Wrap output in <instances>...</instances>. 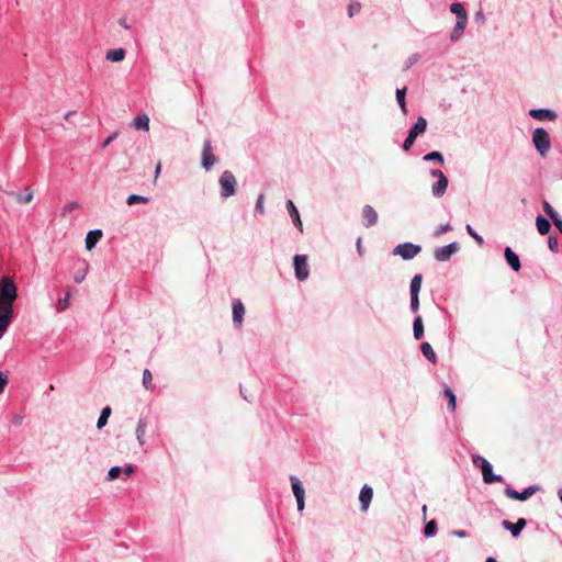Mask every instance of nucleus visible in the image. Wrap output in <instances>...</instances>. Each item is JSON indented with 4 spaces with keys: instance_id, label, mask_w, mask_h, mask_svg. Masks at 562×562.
I'll use <instances>...</instances> for the list:
<instances>
[{
    "instance_id": "obj_1",
    "label": "nucleus",
    "mask_w": 562,
    "mask_h": 562,
    "mask_svg": "<svg viewBox=\"0 0 562 562\" xmlns=\"http://www.w3.org/2000/svg\"><path fill=\"white\" fill-rule=\"evenodd\" d=\"M16 286L10 277L0 279V338L7 331L13 317V303L16 300Z\"/></svg>"
},
{
    "instance_id": "obj_2",
    "label": "nucleus",
    "mask_w": 562,
    "mask_h": 562,
    "mask_svg": "<svg viewBox=\"0 0 562 562\" xmlns=\"http://www.w3.org/2000/svg\"><path fill=\"white\" fill-rule=\"evenodd\" d=\"M449 10L457 16V21L453 30L450 33V41L457 42L463 35V32L468 25L469 16L463 4L460 2H453L450 4Z\"/></svg>"
},
{
    "instance_id": "obj_3",
    "label": "nucleus",
    "mask_w": 562,
    "mask_h": 562,
    "mask_svg": "<svg viewBox=\"0 0 562 562\" xmlns=\"http://www.w3.org/2000/svg\"><path fill=\"white\" fill-rule=\"evenodd\" d=\"M472 462L475 468H479L481 470L483 482L485 484L504 482V476L501 474H495L493 472V465L491 464V462L483 458L482 456L472 454Z\"/></svg>"
},
{
    "instance_id": "obj_4",
    "label": "nucleus",
    "mask_w": 562,
    "mask_h": 562,
    "mask_svg": "<svg viewBox=\"0 0 562 562\" xmlns=\"http://www.w3.org/2000/svg\"><path fill=\"white\" fill-rule=\"evenodd\" d=\"M532 144L541 157H546L551 148L550 135L543 127H536L532 132Z\"/></svg>"
},
{
    "instance_id": "obj_5",
    "label": "nucleus",
    "mask_w": 562,
    "mask_h": 562,
    "mask_svg": "<svg viewBox=\"0 0 562 562\" xmlns=\"http://www.w3.org/2000/svg\"><path fill=\"white\" fill-rule=\"evenodd\" d=\"M218 184L221 188L220 196L222 199L231 198L237 192V180L234 173L229 170L222 172L218 179Z\"/></svg>"
},
{
    "instance_id": "obj_6",
    "label": "nucleus",
    "mask_w": 562,
    "mask_h": 562,
    "mask_svg": "<svg viewBox=\"0 0 562 562\" xmlns=\"http://www.w3.org/2000/svg\"><path fill=\"white\" fill-rule=\"evenodd\" d=\"M422 251V246L411 241L398 244L392 251L393 256H400L403 260H412Z\"/></svg>"
},
{
    "instance_id": "obj_7",
    "label": "nucleus",
    "mask_w": 562,
    "mask_h": 562,
    "mask_svg": "<svg viewBox=\"0 0 562 562\" xmlns=\"http://www.w3.org/2000/svg\"><path fill=\"white\" fill-rule=\"evenodd\" d=\"M540 490H541L540 485H530V486L524 488L522 491L518 492L515 488H513L510 485H507L504 488V494H505V496H507L510 499L525 502Z\"/></svg>"
},
{
    "instance_id": "obj_8",
    "label": "nucleus",
    "mask_w": 562,
    "mask_h": 562,
    "mask_svg": "<svg viewBox=\"0 0 562 562\" xmlns=\"http://www.w3.org/2000/svg\"><path fill=\"white\" fill-rule=\"evenodd\" d=\"M429 175L432 178H437V181L431 186V193L435 198H441L448 188L449 180L445 173L439 169H431Z\"/></svg>"
},
{
    "instance_id": "obj_9",
    "label": "nucleus",
    "mask_w": 562,
    "mask_h": 562,
    "mask_svg": "<svg viewBox=\"0 0 562 562\" xmlns=\"http://www.w3.org/2000/svg\"><path fill=\"white\" fill-rule=\"evenodd\" d=\"M294 274L299 281H305L310 277V268L306 255H295L293 257Z\"/></svg>"
},
{
    "instance_id": "obj_10",
    "label": "nucleus",
    "mask_w": 562,
    "mask_h": 562,
    "mask_svg": "<svg viewBox=\"0 0 562 562\" xmlns=\"http://www.w3.org/2000/svg\"><path fill=\"white\" fill-rule=\"evenodd\" d=\"M218 158L213 154L212 140L211 138H206L203 142L202 155H201V166L206 171H210L212 167L217 162Z\"/></svg>"
},
{
    "instance_id": "obj_11",
    "label": "nucleus",
    "mask_w": 562,
    "mask_h": 562,
    "mask_svg": "<svg viewBox=\"0 0 562 562\" xmlns=\"http://www.w3.org/2000/svg\"><path fill=\"white\" fill-rule=\"evenodd\" d=\"M459 249L460 245L458 241H452L448 245L436 247L434 250V258L440 262L449 261L451 257L459 251Z\"/></svg>"
},
{
    "instance_id": "obj_12",
    "label": "nucleus",
    "mask_w": 562,
    "mask_h": 562,
    "mask_svg": "<svg viewBox=\"0 0 562 562\" xmlns=\"http://www.w3.org/2000/svg\"><path fill=\"white\" fill-rule=\"evenodd\" d=\"M501 525L505 530H508L510 532L513 538H518L522 529L527 526V519L520 517L517 519L516 522L503 520Z\"/></svg>"
},
{
    "instance_id": "obj_13",
    "label": "nucleus",
    "mask_w": 562,
    "mask_h": 562,
    "mask_svg": "<svg viewBox=\"0 0 562 562\" xmlns=\"http://www.w3.org/2000/svg\"><path fill=\"white\" fill-rule=\"evenodd\" d=\"M233 307V324L236 328L240 327L244 315H245V306L244 303L239 299H234L232 302Z\"/></svg>"
},
{
    "instance_id": "obj_14",
    "label": "nucleus",
    "mask_w": 562,
    "mask_h": 562,
    "mask_svg": "<svg viewBox=\"0 0 562 562\" xmlns=\"http://www.w3.org/2000/svg\"><path fill=\"white\" fill-rule=\"evenodd\" d=\"M529 115L538 121H552L558 116L555 111L547 108L532 109L529 111Z\"/></svg>"
},
{
    "instance_id": "obj_15",
    "label": "nucleus",
    "mask_w": 562,
    "mask_h": 562,
    "mask_svg": "<svg viewBox=\"0 0 562 562\" xmlns=\"http://www.w3.org/2000/svg\"><path fill=\"white\" fill-rule=\"evenodd\" d=\"M504 257L507 265L514 270L518 272L521 268L519 256L512 249V247L506 246L504 249Z\"/></svg>"
},
{
    "instance_id": "obj_16",
    "label": "nucleus",
    "mask_w": 562,
    "mask_h": 562,
    "mask_svg": "<svg viewBox=\"0 0 562 562\" xmlns=\"http://www.w3.org/2000/svg\"><path fill=\"white\" fill-rule=\"evenodd\" d=\"M372 497H373V490L371 486H369L368 484H364L361 490H360V493H359V501H360V505H361V510L362 512H367L368 508H369V505L372 501Z\"/></svg>"
},
{
    "instance_id": "obj_17",
    "label": "nucleus",
    "mask_w": 562,
    "mask_h": 562,
    "mask_svg": "<svg viewBox=\"0 0 562 562\" xmlns=\"http://www.w3.org/2000/svg\"><path fill=\"white\" fill-rule=\"evenodd\" d=\"M362 217L364 220L363 225L366 227H372L378 223V213L369 204H366L362 209Z\"/></svg>"
},
{
    "instance_id": "obj_18",
    "label": "nucleus",
    "mask_w": 562,
    "mask_h": 562,
    "mask_svg": "<svg viewBox=\"0 0 562 562\" xmlns=\"http://www.w3.org/2000/svg\"><path fill=\"white\" fill-rule=\"evenodd\" d=\"M286 210L289 212V215L294 224V226L300 231L302 232L303 231V223L301 221V217H300V213H299V210L297 207L295 206V204L293 203L292 200H288L286 201Z\"/></svg>"
},
{
    "instance_id": "obj_19",
    "label": "nucleus",
    "mask_w": 562,
    "mask_h": 562,
    "mask_svg": "<svg viewBox=\"0 0 562 562\" xmlns=\"http://www.w3.org/2000/svg\"><path fill=\"white\" fill-rule=\"evenodd\" d=\"M427 128V121L425 117L419 116L415 124L408 130V134L411 137L417 138L419 135L424 134Z\"/></svg>"
},
{
    "instance_id": "obj_20",
    "label": "nucleus",
    "mask_w": 562,
    "mask_h": 562,
    "mask_svg": "<svg viewBox=\"0 0 562 562\" xmlns=\"http://www.w3.org/2000/svg\"><path fill=\"white\" fill-rule=\"evenodd\" d=\"M101 237H102V231L101 229H92V231H90L87 234L86 239H85L86 249L89 250V251L92 250L95 247V245L99 243Z\"/></svg>"
},
{
    "instance_id": "obj_21",
    "label": "nucleus",
    "mask_w": 562,
    "mask_h": 562,
    "mask_svg": "<svg viewBox=\"0 0 562 562\" xmlns=\"http://www.w3.org/2000/svg\"><path fill=\"white\" fill-rule=\"evenodd\" d=\"M147 425H148V422H147L146 417H140L137 422L135 435H136V439H137L139 446H142V447L146 443L145 431H146Z\"/></svg>"
},
{
    "instance_id": "obj_22",
    "label": "nucleus",
    "mask_w": 562,
    "mask_h": 562,
    "mask_svg": "<svg viewBox=\"0 0 562 562\" xmlns=\"http://www.w3.org/2000/svg\"><path fill=\"white\" fill-rule=\"evenodd\" d=\"M126 56V50L124 48H114L109 49L105 54V59L112 63H120Z\"/></svg>"
},
{
    "instance_id": "obj_23",
    "label": "nucleus",
    "mask_w": 562,
    "mask_h": 562,
    "mask_svg": "<svg viewBox=\"0 0 562 562\" xmlns=\"http://www.w3.org/2000/svg\"><path fill=\"white\" fill-rule=\"evenodd\" d=\"M536 226L540 235H547L551 229L550 221L541 214L536 217Z\"/></svg>"
},
{
    "instance_id": "obj_24",
    "label": "nucleus",
    "mask_w": 562,
    "mask_h": 562,
    "mask_svg": "<svg viewBox=\"0 0 562 562\" xmlns=\"http://www.w3.org/2000/svg\"><path fill=\"white\" fill-rule=\"evenodd\" d=\"M72 292H76V289L68 288L67 291L65 292V295L57 300V303H56L57 312H63L69 306Z\"/></svg>"
},
{
    "instance_id": "obj_25",
    "label": "nucleus",
    "mask_w": 562,
    "mask_h": 562,
    "mask_svg": "<svg viewBox=\"0 0 562 562\" xmlns=\"http://www.w3.org/2000/svg\"><path fill=\"white\" fill-rule=\"evenodd\" d=\"M420 351L423 356L432 364L437 363V355L431 347V345L427 341L420 344Z\"/></svg>"
},
{
    "instance_id": "obj_26",
    "label": "nucleus",
    "mask_w": 562,
    "mask_h": 562,
    "mask_svg": "<svg viewBox=\"0 0 562 562\" xmlns=\"http://www.w3.org/2000/svg\"><path fill=\"white\" fill-rule=\"evenodd\" d=\"M413 336L416 340L424 337V323L420 315L415 316L413 321Z\"/></svg>"
},
{
    "instance_id": "obj_27",
    "label": "nucleus",
    "mask_w": 562,
    "mask_h": 562,
    "mask_svg": "<svg viewBox=\"0 0 562 562\" xmlns=\"http://www.w3.org/2000/svg\"><path fill=\"white\" fill-rule=\"evenodd\" d=\"M443 396L448 401V411L451 413L454 412L457 408V396H456L454 392L451 390V387H449L446 384L443 387Z\"/></svg>"
},
{
    "instance_id": "obj_28",
    "label": "nucleus",
    "mask_w": 562,
    "mask_h": 562,
    "mask_svg": "<svg viewBox=\"0 0 562 562\" xmlns=\"http://www.w3.org/2000/svg\"><path fill=\"white\" fill-rule=\"evenodd\" d=\"M290 480H291L292 492L294 494V497L295 498L305 497V491H304L303 484L300 481V479L294 475H291Z\"/></svg>"
},
{
    "instance_id": "obj_29",
    "label": "nucleus",
    "mask_w": 562,
    "mask_h": 562,
    "mask_svg": "<svg viewBox=\"0 0 562 562\" xmlns=\"http://www.w3.org/2000/svg\"><path fill=\"white\" fill-rule=\"evenodd\" d=\"M406 92H407V88L406 87L397 88L396 91H395V97H396L397 104L400 105V108H401V110H402V112L404 114L407 113Z\"/></svg>"
},
{
    "instance_id": "obj_30",
    "label": "nucleus",
    "mask_w": 562,
    "mask_h": 562,
    "mask_svg": "<svg viewBox=\"0 0 562 562\" xmlns=\"http://www.w3.org/2000/svg\"><path fill=\"white\" fill-rule=\"evenodd\" d=\"M423 276L420 273L415 274L409 284V294L419 295L422 289Z\"/></svg>"
},
{
    "instance_id": "obj_31",
    "label": "nucleus",
    "mask_w": 562,
    "mask_h": 562,
    "mask_svg": "<svg viewBox=\"0 0 562 562\" xmlns=\"http://www.w3.org/2000/svg\"><path fill=\"white\" fill-rule=\"evenodd\" d=\"M133 126L136 130L148 131L149 130V117L146 114L136 116L133 121Z\"/></svg>"
},
{
    "instance_id": "obj_32",
    "label": "nucleus",
    "mask_w": 562,
    "mask_h": 562,
    "mask_svg": "<svg viewBox=\"0 0 562 562\" xmlns=\"http://www.w3.org/2000/svg\"><path fill=\"white\" fill-rule=\"evenodd\" d=\"M423 160L424 161H428V162H437L438 165L442 166L445 164V158H443V155L438 151V150H432L428 154H426L424 157H423Z\"/></svg>"
},
{
    "instance_id": "obj_33",
    "label": "nucleus",
    "mask_w": 562,
    "mask_h": 562,
    "mask_svg": "<svg viewBox=\"0 0 562 562\" xmlns=\"http://www.w3.org/2000/svg\"><path fill=\"white\" fill-rule=\"evenodd\" d=\"M112 413V409L110 406H105L102 408L100 416L97 420V428L101 429L108 424V419Z\"/></svg>"
},
{
    "instance_id": "obj_34",
    "label": "nucleus",
    "mask_w": 562,
    "mask_h": 562,
    "mask_svg": "<svg viewBox=\"0 0 562 562\" xmlns=\"http://www.w3.org/2000/svg\"><path fill=\"white\" fill-rule=\"evenodd\" d=\"M542 207H543L544 213L549 216V218L552 222H555L558 218L561 217L559 215V213L552 207V205L547 200L542 201Z\"/></svg>"
},
{
    "instance_id": "obj_35",
    "label": "nucleus",
    "mask_w": 562,
    "mask_h": 562,
    "mask_svg": "<svg viewBox=\"0 0 562 562\" xmlns=\"http://www.w3.org/2000/svg\"><path fill=\"white\" fill-rule=\"evenodd\" d=\"M438 527L436 520H430L425 524L423 533L426 538L434 537L437 533Z\"/></svg>"
},
{
    "instance_id": "obj_36",
    "label": "nucleus",
    "mask_w": 562,
    "mask_h": 562,
    "mask_svg": "<svg viewBox=\"0 0 562 562\" xmlns=\"http://www.w3.org/2000/svg\"><path fill=\"white\" fill-rule=\"evenodd\" d=\"M149 198L148 196H145V195H139V194H130L126 199V204L127 205H134V204H138V203H143V204H146L149 202Z\"/></svg>"
},
{
    "instance_id": "obj_37",
    "label": "nucleus",
    "mask_w": 562,
    "mask_h": 562,
    "mask_svg": "<svg viewBox=\"0 0 562 562\" xmlns=\"http://www.w3.org/2000/svg\"><path fill=\"white\" fill-rule=\"evenodd\" d=\"M122 473H123V468L120 465H114V467L110 468V470L108 471L105 480L113 481L115 479H119L122 475Z\"/></svg>"
},
{
    "instance_id": "obj_38",
    "label": "nucleus",
    "mask_w": 562,
    "mask_h": 562,
    "mask_svg": "<svg viewBox=\"0 0 562 562\" xmlns=\"http://www.w3.org/2000/svg\"><path fill=\"white\" fill-rule=\"evenodd\" d=\"M420 60V54L414 53L405 60L403 66V71H407L411 67H413L415 64H417Z\"/></svg>"
},
{
    "instance_id": "obj_39",
    "label": "nucleus",
    "mask_w": 562,
    "mask_h": 562,
    "mask_svg": "<svg viewBox=\"0 0 562 562\" xmlns=\"http://www.w3.org/2000/svg\"><path fill=\"white\" fill-rule=\"evenodd\" d=\"M465 231L480 246L483 245V237L480 234H477L470 224L465 225Z\"/></svg>"
},
{
    "instance_id": "obj_40",
    "label": "nucleus",
    "mask_w": 562,
    "mask_h": 562,
    "mask_svg": "<svg viewBox=\"0 0 562 562\" xmlns=\"http://www.w3.org/2000/svg\"><path fill=\"white\" fill-rule=\"evenodd\" d=\"M142 383H143V386L146 390H149L153 386V375H151V372L148 369H145L144 372H143Z\"/></svg>"
},
{
    "instance_id": "obj_41",
    "label": "nucleus",
    "mask_w": 562,
    "mask_h": 562,
    "mask_svg": "<svg viewBox=\"0 0 562 562\" xmlns=\"http://www.w3.org/2000/svg\"><path fill=\"white\" fill-rule=\"evenodd\" d=\"M548 247L552 252L559 251V238L555 235L548 237Z\"/></svg>"
},
{
    "instance_id": "obj_42",
    "label": "nucleus",
    "mask_w": 562,
    "mask_h": 562,
    "mask_svg": "<svg viewBox=\"0 0 562 562\" xmlns=\"http://www.w3.org/2000/svg\"><path fill=\"white\" fill-rule=\"evenodd\" d=\"M78 207H79L78 202H75V201L68 202L63 206L61 215L65 216V215L71 213L72 211L77 210Z\"/></svg>"
},
{
    "instance_id": "obj_43",
    "label": "nucleus",
    "mask_w": 562,
    "mask_h": 562,
    "mask_svg": "<svg viewBox=\"0 0 562 562\" xmlns=\"http://www.w3.org/2000/svg\"><path fill=\"white\" fill-rule=\"evenodd\" d=\"M263 200H265L263 194H259V196L257 198V201H256V205H255V213H259V214L265 213Z\"/></svg>"
},
{
    "instance_id": "obj_44",
    "label": "nucleus",
    "mask_w": 562,
    "mask_h": 562,
    "mask_svg": "<svg viewBox=\"0 0 562 562\" xmlns=\"http://www.w3.org/2000/svg\"><path fill=\"white\" fill-rule=\"evenodd\" d=\"M450 231H452V226H451L449 223H447V224H440V225L436 228V231H435L434 235H435V236H440V235H442V234H445V233H447V232H450Z\"/></svg>"
},
{
    "instance_id": "obj_45",
    "label": "nucleus",
    "mask_w": 562,
    "mask_h": 562,
    "mask_svg": "<svg viewBox=\"0 0 562 562\" xmlns=\"http://www.w3.org/2000/svg\"><path fill=\"white\" fill-rule=\"evenodd\" d=\"M409 308L412 313H417L419 310V295H411Z\"/></svg>"
},
{
    "instance_id": "obj_46",
    "label": "nucleus",
    "mask_w": 562,
    "mask_h": 562,
    "mask_svg": "<svg viewBox=\"0 0 562 562\" xmlns=\"http://www.w3.org/2000/svg\"><path fill=\"white\" fill-rule=\"evenodd\" d=\"M416 138L415 137H411L409 134H407V137L405 138V140L403 142V145H402V148L407 151L412 148V146L414 145Z\"/></svg>"
},
{
    "instance_id": "obj_47",
    "label": "nucleus",
    "mask_w": 562,
    "mask_h": 562,
    "mask_svg": "<svg viewBox=\"0 0 562 562\" xmlns=\"http://www.w3.org/2000/svg\"><path fill=\"white\" fill-rule=\"evenodd\" d=\"M9 382V376L5 372L0 371V394L3 393L4 387Z\"/></svg>"
},
{
    "instance_id": "obj_48",
    "label": "nucleus",
    "mask_w": 562,
    "mask_h": 562,
    "mask_svg": "<svg viewBox=\"0 0 562 562\" xmlns=\"http://www.w3.org/2000/svg\"><path fill=\"white\" fill-rule=\"evenodd\" d=\"M87 270H78L74 274V281L76 283H81L86 279Z\"/></svg>"
},
{
    "instance_id": "obj_49",
    "label": "nucleus",
    "mask_w": 562,
    "mask_h": 562,
    "mask_svg": "<svg viewBox=\"0 0 562 562\" xmlns=\"http://www.w3.org/2000/svg\"><path fill=\"white\" fill-rule=\"evenodd\" d=\"M15 198L19 203H29L33 199V193L29 192L25 196H22L21 194H16Z\"/></svg>"
},
{
    "instance_id": "obj_50",
    "label": "nucleus",
    "mask_w": 562,
    "mask_h": 562,
    "mask_svg": "<svg viewBox=\"0 0 562 562\" xmlns=\"http://www.w3.org/2000/svg\"><path fill=\"white\" fill-rule=\"evenodd\" d=\"M474 21L479 24H484L486 19H485V15L483 13L482 10H479L477 12H475L474 14Z\"/></svg>"
},
{
    "instance_id": "obj_51",
    "label": "nucleus",
    "mask_w": 562,
    "mask_h": 562,
    "mask_svg": "<svg viewBox=\"0 0 562 562\" xmlns=\"http://www.w3.org/2000/svg\"><path fill=\"white\" fill-rule=\"evenodd\" d=\"M117 132H114L112 134H110L102 143V147L105 148L106 146H109L116 137H117Z\"/></svg>"
},
{
    "instance_id": "obj_52",
    "label": "nucleus",
    "mask_w": 562,
    "mask_h": 562,
    "mask_svg": "<svg viewBox=\"0 0 562 562\" xmlns=\"http://www.w3.org/2000/svg\"><path fill=\"white\" fill-rule=\"evenodd\" d=\"M123 468V473L126 477H128L130 475H132L134 472H135V465L133 464H126L125 467H122Z\"/></svg>"
},
{
    "instance_id": "obj_53",
    "label": "nucleus",
    "mask_w": 562,
    "mask_h": 562,
    "mask_svg": "<svg viewBox=\"0 0 562 562\" xmlns=\"http://www.w3.org/2000/svg\"><path fill=\"white\" fill-rule=\"evenodd\" d=\"M359 11H360V4L359 3L350 4L348 7V14H349V16H352L356 12H359Z\"/></svg>"
},
{
    "instance_id": "obj_54",
    "label": "nucleus",
    "mask_w": 562,
    "mask_h": 562,
    "mask_svg": "<svg viewBox=\"0 0 562 562\" xmlns=\"http://www.w3.org/2000/svg\"><path fill=\"white\" fill-rule=\"evenodd\" d=\"M452 535L459 537V538H465L469 536L468 531L463 530V529H456L452 531Z\"/></svg>"
},
{
    "instance_id": "obj_55",
    "label": "nucleus",
    "mask_w": 562,
    "mask_h": 562,
    "mask_svg": "<svg viewBox=\"0 0 562 562\" xmlns=\"http://www.w3.org/2000/svg\"><path fill=\"white\" fill-rule=\"evenodd\" d=\"M295 499H296L297 510L303 512L304 506H305V497L295 498Z\"/></svg>"
},
{
    "instance_id": "obj_56",
    "label": "nucleus",
    "mask_w": 562,
    "mask_h": 562,
    "mask_svg": "<svg viewBox=\"0 0 562 562\" xmlns=\"http://www.w3.org/2000/svg\"><path fill=\"white\" fill-rule=\"evenodd\" d=\"M119 23H120V25H121L122 27H124L125 30H130V25L127 24V22H126V19H125V18L120 19Z\"/></svg>"
},
{
    "instance_id": "obj_57",
    "label": "nucleus",
    "mask_w": 562,
    "mask_h": 562,
    "mask_svg": "<svg viewBox=\"0 0 562 562\" xmlns=\"http://www.w3.org/2000/svg\"><path fill=\"white\" fill-rule=\"evenodd\" d=\"M357 250L360 256H362V246H361V238H358L357 240Z\"/></svg>"
},
{
    "instance_id": "obj_58",
    "label": "nucleus",
    "mask_w": 562,
    "mask_h": 562,
    "mask_svg": "<svg viewBox=\"0 0 562 562\" xmlns=\"http://www.w3.org/2000/svg\"><path fill=\"white\" fill-rule=\"evenodd\" d=\"M160 171H161V164L158 162L156 168H155V177L156 178L159 176Z\"/></svg>"
},
{
    "instance_id": "obj_59",
    "label": "nucleus",
    "mask_w": 562,
    "mask_h": 562,
    "mask_svg": "<svg viewBox=\"0 0 562 562\" xmlns=\"http://www.w3.org/2000/svg\"><path fill=\"white\" fill-rule=\"evenodd\" d=\"M76 112L75 111H69L68 113L65 114V120H69L71 115H75Z\"/></svg>"
},
{
    "instance_id": "obj_60",
    "label": "nucleus",
    "mask_w": 562,
    "mask_h": 562,
    "mask_svg": "<svg viewBox=\"0 0 562 562\" xmlns=\"http://www.w3.org/2000/svg\"><path fill=\"white\" fill-rule=\"evenodd\" d=\"M240 395L246 400V401H249L247 395H246V392H244L243 387L240 386Z\"/></svg>"
},
{
    "instance_id": "obj_61",
    "label": "nucleus",
    "mask_w": 562,
    "mask_h": 562,
    "mask_svg": "<svg viewBox=\"0 0 562 562\" xmlns=\"http://www.w3.org/2000/svg\"><path fill=\"white\" fill-rule=\"evenodd\" d=\"M485 562H498L494 557L486 558Z\"/></svg>"
},
{
    "instance_id": "obj_62",
    "label": "nucleus",
    "mask_w": 562,
    "mask_h": 562,
    "mask_svg": "<svg viewBox=\"0 0 562 562\" xmlns=\"http://www.w3.org/2000/svg\"><path fill=\"white\" fill-rule=\"evenodd\" d=\"M426 510H427V506H426V505H424V506H423L424 516H426Z\"/></svg>"
}]
</instances>
